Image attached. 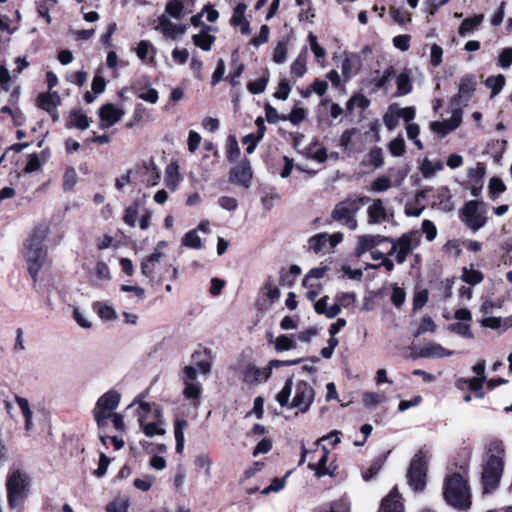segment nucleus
Segmentation results:
<instances>
[{
  "label": "nucleus",
  "mask_w": 512,
  "mask_h": 512,
  "mask_svg": "<svg viewBox=\"0 0 512 512\" xmlns=\"http://www.w3.org/2000/svg\"><path fill=\"white\" fill-rule=\"evenodd\" d=\"M307 50L303 49L297 58L291 64V74L297 78H301L305 75L307 68V58H306Z\"/></svg>",
  "instance_id": "nucleus-30"
},
{
  "label": "nucleus",
  "mask_w": 512,
  "mask_h": 512,
  "mask_svg": "<svg viewBox=\"0 0 512 512\" xmlns=\"http://www.w3.org/2000/svg\"><path fill=\"white\" fill-rule=\"evenodd\" d=\"M183 244L186 247L199 249L201 248V239L198 235V230L194 229L188 232L183 238Z\"/></svg>",
  "instance_id": "nucleus-52"
},
{
  "label": "nucleus",
  "mask_w": 512,
  "mask_h": 512,
  "mask_svg": "<svg viewBox=\"0 0 512 512\" xmlns=\"http://www.w3.org/2000/svg\"><path fill=\"white\" fill-rule=\"evenodd\" d=\"M70 125L80 130H85L90 125V120L86 114L82 112H74L70 116Z\"/></svg>",
  "instance_id": "nucleus-42"
},
{
  "label": "nucleus",
  "mask_w": 512,
  "mask_h": 512,
  "mask_svg": "<svg viewBox=\"0 0 512 512\" xmlns=\"http://www.w3.org/2000/svg\"><path fill=\"white\" fill-rule=\"evenodd\" d=\"M367 158H368V163L370 165H372L374 168H379L384 163L383 152H382V149L379 147H373L369 151Z\"/></svg>",
  "instance_id": "nucleus-48"
},
{
  "label": "nucleus",
  "mask_w": 512,
  "mask_h": 512,
  "mask_svg": "<svg viewBox=\"0 0 512 512\" xmlns=\"http://www.w3.org/2000/svg\"><path fill=\"white\" fill-rule=\"evenodd\" d=\"M361 207V198H348L335 206L331 213V218L336 222L355 223L356 214Z\"/></svg>",
  "instance_id": "nucleus-9"
},
{
  "label": "nucleus",
  "mask_w": 512,
  "mask_h": 512,
  "mask_svg": "<svg viewBox=\"0 0 512 512\" xmlns=\"http://www.w3.org/2000/svg\"><path fill=\"white\" fill-rule=\"evenodd\" d=\"M443 498L446 503L459 511H467L472 504L471 487L467 473L448 474L443 483Z\"/></svg>",
  "instance_id": "nucleus-4"
},
{
  "label": "nucleus",
  "mask_w": 512,
  "mask_h": 512,
  "mask_svg": "<svg viewBox=\"0 0 512 512\" xmlns=\"http://www.w3.org/2000/svg\"><path fill=\"white\" fill-rule=\"evenodd\" d=\"M240 156V148L234 136H229L227 140V158L230 162L235 161Z\"/></svg>",
  "instance_id": "nucleus-51"
},
{
  "label": "nucleus",
  "mask_w": 512,
  "mask_h": 512,
  "mask_svg": "<svg viewBox=\"0 0 512 512\" xmlns=\"http://www.w3.org/2000/svg\"><path fill=\"white\" fill-rule=\"evenodd\" d=\"M476 87V80L474 76H464L460 79L458 93L452 97L450 101V108H456L463 111L470 101Z\"/></svg>",
  "instance_id": "nucleus-11"
},
{
  "label": "nucleus",
  "mask_w": 512,
  "mask_h": 512,
  "mask_svg": "<svg viewBox=\"0 0 512 512\" xmlns=\"http://www.w3.org/2000/svg\"><path fill=\"white\" fill-rule=\"evenodd\" d=\"M167 246V242L160 241L157 243L154 251L143 259L141 263V271L148 278H154L156 267L165 257L163 249Z\"/></svg>",
  "instance_id": "nucleus-16"
},
{
  "label": "nucleus",
  "mask_w": 512,
  "mask_h": 512,
  "mask_svg": "<svg viewBox=\"0 0 512 512\" xmlns=\"http://www.w3.org/2000/svg\"><path fill=\"white\" fill-rule=\"evenodd\" d=\"M376 76L373 77L372 83L377 87L378 89H383L387 86V84L390 82L391 78L395 74V69L393 66H389L387 69L384 70L382 74L377 70Z\"/></svg>",
  "instance_id": "nucleus-34"
},
{
  "label": "nucleus",
  "mask_w": 512,
  "mask_h": 512,
  "mask_svg": "<svg viewBox=\"0 0 512 512\" xmlns=\"http://www.w3.org/2000/svg\"><path fill=\"white\" fill-rule=\"evenodd\" d=\"M448 330L464 338L472 339L474 337L473 333L471 332V327L469 323H452L448 326Z\"/></svg>",
  "instance_id": "nucleus-40"
},
{
  "label": "nucleus",
  "mask_w": 512,
  "mask_h": 512,
  "mask_svg": "<svg viewBox=\"0 0 512 512\" xmlns=\"http://www.w3.org/2000/svg\"><path fill=\"white\" fill-rule=\"evenodd\" d=\"M387 400L385 394L375 393V392H366L363 395L362 401L364 405L368 408H374Z\"/></svg>",
  "instance_id": "nucleus-38"
},
{
  "label": "nucleus",
  "mask_w": 512,
  "mask_h": 512,
  "mask_svg": "<svg viewBox=\"0 0 512 512\" xmlns=\"http://www.w3.org/2000/svg\"><path fill=\"white\" fill-rule=\"evenodd\" d=\"M391 187H392V182H391L390 178H388L386 176H381V177L376 178L372 182L371 191L380 193V192L387 191Z\"/></svg>",
  "instance_id": "nucleus-55"
},
{
  "label": "nucleus",
  "mask_w": 512,
  "mask_h": 512,
  "mask_svg": "<svg viewBox=\"0 0 512 512\" xmlns=\"http://www.w3.org/2000/svg\"><path fill=\"white\" fill-rule=\"evenodd\" d=\"M484 203L476 200L466 202L462 215L467 224H484Z\"/></svg>",
  "instance_id": "nucleus-19"
},
{
  "label": "nucleus",
  "mask_w": 512,
  "mask_h": 512,
  "mask_svg": "<svg viewBox=\"0 0 512 512\" xmlns=\"http://www.w3.org/2000/svg\"><path fill=\"white\" fill-rule=\"evenodd\" d=\"M443 57V49L438 44H433L430 50L431 65L437 67L441 64Z\"/></svg>",
  "instance_id": "nucleus-63"
},
{
  "label": "nucleus",
  "mask_w": 512,
  "mask_h": 512,
  "mask_svg": "<svg viewBox=\"0 0 512 512\" xmlns=\"http://www.w3.org/2000/svg\"><path fill=\"white\" fill-rule=\"evenodd\" d=\"M29 487L30 478L26 473L20 470L8 473L6 479L7 498L12 508L22 506L25 498L28 496Z\"/></svg>",
  "instance_id": "nucleus-5"
},
{
  "label": "nucleus",
  "mask_w": 512,
  "mask_h": 512,
  "mask_svg": "<svg viewBox=\"0 0 512 512\" xmlns=\"http://www.w3.org/2000/svg\"><path fill=\"white\" fill-rule=\"evenodd\" d=\"M462 280L470 285H476L482 282L483 280V274L478 271L474 270L473 268H462Z\"/></svg>",
  "instance_id": "nucleus-39"
},
{
  "label": "nucleus",
  "mask_w": 512,
  "mask_h": 512,
  "mask_svg": "<svg viewBox=\"0 0 512 512\" xmlns=\"http://www.w3.org/2000/svg\"><path fill=\"white\" fill-rule=\"evenodd\" d=\"M506 189V186L501 178L493 177L489 182V192L492 197H497L501 193H503Z\"/></svg>",
  "instance_id": "nucleus-59"
},
{
  "label": "nucleus",
  "mask_w": 512,
  "mask_h": 512,
  "mask_svg": "<svg viewBox=\"0 0 512 512\" xmlns=\"http://www.w3.org/2000/svg\"><path fill=\"white\" fill-rule=\"evenodd\" d=\"M368 215L370 224H378L390 221V216L380 199L375 200L373 204L369 206Z\"/></svg>",
  "instance_id": "nucleus-25"
},
{
  "label": "nucleus",
  "mask_w": 512,
  "mask_h": 512,
  "mask_svg": "<svg viewBox=\"0 0 512 512\" xmlns=\"http://www.w3.org/2000/svg\"><path fill=\"white\" fill-rule=\"evenodd\" d=\"M210 30V26L203 25V29L198 34L192 36V41L195 46L203 51H210L216 40L215 36L209 34Z\"/></svg>",
  "instance_id": "nucleus-26"
},
{
  "label": "nucleus",
  "mask_w": 512,
  "mask_h": 512,
  "mask_svg": "<svg viewBox=\"0 0 512 512\" xmlns=\"http://www.w3.org/2000/svg\"><path fill=\"white\" fill-rule=\"evenodd\" d=\"M267 83H268V77L262 76L259 79L249 82L247 85V89L252 94H260L265 91Z\"/></svg>",
  "instance_id": "nucleus-53"
},
{
  "label": "nucleus",
  "mask_w": 512,
  "mask_h": 512,
  "mask_svg": "<svg viewBox=\"0 0 512 512\" xmlns=\"http://www.w3.org/2000/svg\"><path fill=\"white\" fill-rule=\"evenodd\" d=\"M287 60V43L280 41L273 51V61L276 64H283Z\"/></svg>",
  "instance_id": "nucleus-50"
},
{
  "label": "nucleus",
  "mask_w": 512,
  "mask_h": 512,
  "mask_svg": "<svg viewBox=\"0 0 512 512\" xmlns=\"http://www.w3.org/2000/svg\"><path fill=\"white\" fill-rule=\"evenodd\" d=\"M166 184L172 190L175 189L178 181V167L176 165L170 164L166 168Z\"/></svg>",
  "instance_id": "nucleus-58"
},
{
  "label": "nucleus",
  "mask_w": 512,
  "mask_h": 512,
  "mask_svg": "<svg viewBox=\"0 0 512 512\" xmlns=\"http://www.w3.org/2000/svg\"><path fill=\"white\" fill-rule=\"evenodd\" d=\"M137 96L141 100L146 101L151 104L157 103L158 99H159L158 91L151 87L141 89L138 92Z\"/></svg>",
  "instance_id": "nucleus-54"
},
{
  "label": "nucleus",
  "mask_w": 512,
  "mask_h": 512,
  "mask_svg": "<svg viewBox=\"0 0 512 512\" xmlns=\"http://www.w3.org/2000/svg\"><path fill=\"white\" fill-rule=\"evenodd\" d=\"M306 117V111L303 108L296 107L292 109L290 114L282 115L283 121H290L294 125H298L301 123Z\"/></svg>",
  "instance_id": "nucleus-49"
},
{
  "label": "nucleus",
  "mask_w": 512,
  "mask_h": 512,
  "mask_svg": "<svg viewBox=\"0 0 512 512\" xmlns=\"http://www.w3.org/2000/svg\"><path fill=\"white\" fill-rule=\"evenodd\" d=\"M48 235V226H36L24 244V257L27 270L34 283L48 259L47 247L44 241Z\"/></svg>",
  "instance_id": "nucleus-1"
},
{
  "label": "nucleus",
  "mask_w": 512,
  "mask_h": 512,
  "mask_svg": "<svg viewBox=\"0 0 512 512\" xmlns=\"http://www.w3.org/2000/svg\"><path fill=\"white\" fill-rule=\"evenodd\" d=\"M95 274L99 281H109L112 278L108 265L103 261L97 262Z\"/></svg>",
  "instance_id": "nucleus-57"
},
{
  "label": "nucleus",
  "mask_w": 512,
  "mask_h": 512,
  "mask_svg": "<svg viewBox=\"0 0 512 512\" xmlns=\"http://www.w3.org/2000/svg\"><path fill=\"white\" fill-rule=\"evenodd\" d=\"M323 455L321 456V458L319 459L318 463L317 464H312L310 463L308 465V467L311 469V470H314L315 471V475L320 478L324 475L327 474V470H326V464H327V461H328V451L326 450L325 447H323Z\"/></svg>",
  "instance_id": "nucleus-44"
},
{
  "label": "nucleus",
  "mask_w": 512,
  "mask_h": 512,
  "mask_svg": "<svg viewBox=\"0 0 512 512\" xmlns=\"http://www.w3.org/2000/svg\"><path fill=\"white\" fill-rule=\"evenodd\" d=\"M189 0H170L165 6V11L162 15H167L168 18L181 19L187 13L185 11V3Z\"/></svg>",
  "instance_id": "nucleus-29"
},
{
  "label": "nucleus",
  "mask_w": 512,
  "mask_h": 512,
  "mask_svg": "<svg viewBox=\"0 0 512 512\" xmlns=\"http://www.w3.org/2000/svg\"><path fill=\"white\" fill-rule=\"evenodd\" d=\"M387 238L379 235H363L358 237L355 253L358 257L362 256L368 251H372L376 246L380 245Z\"/></svg>",
  "instance_id": "nucleus-24"
},
{
  "label": "nucleus",
  "mask_w": 512,
  "mask_h": 512,
  "mask_svg": "<svg viewBox=\"0 0 512 512\" xmlns=\"http://www.w3.org/2000/svg\"><path fill=\"white\" fill-rule=\"evenodd\" d=\"M485 166L478 162L475 167L467 171L468 180L463 184L464 188L470 190L471 194L478 197L483 189V179L485 176Z\"/></svg>",
  "instance_id": "nucleus-14"
},
{
  "label": "nucleus",
  "mask_w": 512,
  "mask_h": 512,
  "mask_svg": "<svg viewBox=\"0 0 512 512\" xmlns=\"http://www.w3.org/2000/svg\"><path fill=\"white\" fill-rule=\"evenodd\" d=\"M505 449L499 440L489 442L482 464L481 481L484 493L494 491L500 482L504 468Z\"/></svg>",
  "instance_id": "nucleus-2"
},
{
  "label": "nucleus",
  "mask_w": 512,
  "mask_h": 512,
  "mask_svg": "<svg viewBox=\"0 0 512 512\" xmlns=\"http://www.w3.org/2000/svg\"><path fill=\"white\" fill-rule=\"evenodd\" d=\"M246 9L247 5L244 3H239L236 5L230 20L231 25L240 26L241 23L247 21L245 17Z\"/></svg>",
  "instance_id": "nucleus-46"
},
{
  "label": "nucleus",
  "mask_w": 512,
  "mask_h": 512,
  "mask_svg": "<svg viewBox=\"0 0 512 512\" xmlns=\"http://www.w3.org/2000/svg\"><path fill=\"white\" fill-rule=\"evenodd\" d=\"M343 234L336 232L333 234L319 233L309 239V248L315 253H330L342 241Z\"/></svg>",
  "instance_id": "nucleus-12"
},
{
  "label": "nucleus",
  "mask_w": 512,
  "mask_h": 512,
  "mask_svg": "<svg viewBox=\"0 0 512 512\" xmlns=\"http://www.w3.org/2000/svg\"><path fill=\"white\" fill-rule=\"evenodd\" d=\"M383 122L388 130L392 131L399 122V113H397V105H390L383 116Z\"/></svg>",
  "instance_id": "nucleus-35"
},
{
  "label": "nucleus",
  "mask_w": 512,
  "mask_h": 512,
  "mask_svg": "<svg viewBox=\"0 0 512 512\" xmlns=\"http://www.w3.org/2000/svg\"><path fill=\"white\" fill-rule=\"evenodd\" d=\"M129 502L126 499H117L107 505V512H128Z\"/></svg>",
  "instance_id": "nucleus-62"
},
{
  "label": "nucleus",
  "mask_w": 512,
  "mask_h": 512,
  "mask_svg": "<svg viewBox=\"0 0 512 512\" xmlns=\"http://www.w3.org/2000/svg\"><path fill=\"white\" fill-rule=\"evenodd\" d=\"M296 347V342L287 335H280L274 340V348L278 352L292 350Z\"/></svg>",
  "instance_id": "nucleus-37"
},
{
  "label": "nucleus",
  "mask_w": 512,
  "mask_h": 512,
  "mask_svg": "<svg viewBox=\"0 0 512 512\" xmlns=\"http://www.w3.org/2000/svg\"><path fill=\"white\" fill-rule=\"evenodd\" d=\"M315 398L314 388L305 381H297L295 384L292 379H288L281 391L277 394L276 400L281 407L289 406L295 409L297 413H306Z\"/></svg>",
  "instance_id": "nucleus-3"
},
{
  "label": "nucleus",
  "mask_w": 512,
  "mask_h": 512,
  "mask_svg": "<svg viewBox=\"0 0 512 512\" xmlns=\"http://www.w3.org/2000/svg\"><path fill=\"white\" fill-rule=\"evenodd\" d=\"M498 65L503 68L507 69L512 65V48L508 47L501 51L498 57Z\"/></svg>",
  "instance_id": "nucleus-61"
},
{
  "label": "nucleus",
  "mask_w": 512,
  "mask_h": 512,
  "mask_svg": "<svg viewBox=\"0 0 512 512\" xmlns=\"http://www.w3.org/2000/svg\"><path fill=\"white\" fill-rule=\"evenodd\" d=\"M462 115L463 111L460 109L451 108V117L449 119L434 121L430 124V128L433 132L443 137L460 126Z\"/></svg>",
  "instance_id": "nucleus-15"
},
{
  "label": "nucleus",
  "mask_w": 512,
  "mask_h": 512,
  "mask_svg": "<svg viewBox=\"0 0 512 512\" xmlns=\"http://www.w3.org/2000/svg\"><path fill=\"white\" fill-rule=\"evenodd\" d=\"M504 84L505 77L503 75L490 76L485 81V85L492 90V97L500 93Z\"/></svg>",
  "instance_id": "nucleus-43"
},
{
  "label": "nucleus",
  "mask_w": 512,
  "mask_h": 512,
  "mask_svg": "<svg viewBox=\"0 0 512 512\" xmlns=\"http://www.w3.org/2000/svg\"><path fill=\"white\" fill-rule=\"evenodd\" d=\"M183 384H197V371L193 366L183 368Z\"/></svg>",
  "instance_id": "nucleus-64"
},
{
  "label": "nucleus",
  "mask_w": 512,
  "mask_h": 512,
  "mask_svg": "<svg viewBox=\"0 0 512 512\" xmlns=\"http://www.w3.org/2000/svg\"><path fill=\"white\" fill-rule=\"evenodd\" d=\"M202 387L200 383L197 384H184L183 396L194 402V405L197 404L198 399L201 395Z\"/></svg>",
  "instance_id": "nucleus-41"
},
{
  "label": "nucleus",
  "mask_w": 512,
  "mask_h": 512,
  "mask_svg": "<svg viewBox=\"0 0 512 512\" xmlns=\"http://www.w3.org/2000/svg\"><path fill=\"white\" fill-rule=\"evenodd\" d=\"M136 54L141 61H146L150 64H155V56L157 54V49L150 41L141 40L137 45Z\"/></svg>",
  "instance_id": "nucleus-27"
},
{
  "label": "nucleus",
  "mask_w": 512,
  "mask_h": 512,
  "mask_svg": "<svg viewBox=\"0 0 512 512\" xmlns=\"http://www.w3.org/2000/svg\"><path fill=\"white\" fill-rule=\"evenodd\" d=\"M370 104V101L369 99L362 95V94H357V95H354L352 96L348 102H347V109L348 110H353L354 108H360L361 110H364L366 109Z\"/></svg>",
  "instance_id": "nucleus-45"
},
{
  "label": "nucleus",
  "mask_w": 512,
  "mask_h": 512,
  "mask_svg": "<svg viewBox=\"0 0 512 512\" xmlns=\"http://www.w3.org/2000/svg\"><path fill=\"white\" fill-rule=\"evenodd\" d=\"M455 354V351L444 348L436 342L426 343L419 351V356L423 358H444Z\"/></svg>",
  "instance_id": "nucleus-23"
},
{
  "label": "nucleus",
  "mask_w": 512,
  "mask_h": 512,
  "mask_svg": "<svg viewBox=\"0 0 512 512\" xmlns=\"http://www.w3.org/2000/svg\"><path fill=\"white\" fill-rule=\"evenodd\" d=\"M59 104L60 97L57 92L42 93L37 98L38 107L51 114L54 121L58 119L55 111Z\"/></svg>",
  "instance_id": "nucleus-22"
},
{
  "label": "nucleus",
  "mask_w": 512,
  "mask_h": 512,
  "mask_svg": "<svg viewBox=\"0 0 512 512\" xmlns=\"http://www.w3.org/2000/svg\"><path fill=\"white\" fill-rule=\"evenodd\" d=\"M134 176L140 178V181L147 186H155L160 179V172L153 161L143 162L134 169Z\"/></svg>",
  "instance_id": "nucleus-17"
},
{
  "label": "nucleus",
  "mask_w": 512,
  "mask_h": 512,
  "mask_svg": "<svg viewBox=\"0 0 512 512\" xmlns=\"http://www.w3.org/2000/svg\"><path fill=\"white\" fill-rule=\"evenodd\" d=\"M187 426L185 420H177L174 427V435L176 440V451L182 453L184 449V428Z\"/></svg>",
  "instance_id": "nucleus-36"
},
{
  "label": "nucleus",
  "mask_w": 512,
  "mask_h": 512,
  "mask_svg": "<svg viewBox=\"0 0 512 512\" xmlns=\"http://www.w3.org/2000/svg\"><path fill=\"white\" fill-rule=\"evenodd\" d=\"M421 235L419 232H411L404 234L396 241L390 240L392 243L389 254H395V260L398 264L405 262L407 256L420 244Z\"/></svg>",
  "instance_id": "nucleus-8"
},
{
  "label": "nucleus",
  "mask_w": 512,
  "mask_h": 512,
  "mask_svg": "<svg viewBox=\"0 0 512 512\" xmlns=\"http://www.w3.org/2000/svg\"><path fill=\"white\" fill-rule=\"evenodd\" d=\"M388 150L395 157L402 156L405 153L404 139L401 136H398L397 138L390 141L388 144Z\"/></svg>",
  "instance_id": "nucleus-47"
},
{
  "label": "nucleus",
  "mask_w": 512,
  "mask_h": 512,
  "mask_svg": "<svg viewBox=\"0 0 512 512\" xmlns=\"http://www.w3.org/2000/svg\"><path fill=\"white\" fill-rule=\"evenodd\" d=\"M252 179L251 165L248 160H242L230 170V181L244 188H249Z\"/></svg>",
  "instance_id": "nucleus-18"
},
{
  "label": "nucleus",
  "mask_w": 512,
  "mask_h": 512,
  "mask_svg": "<svg viewBox=\"0 0 512 512\" xmlns=\"http://www.w3.org/2000/svg\"><path fill=\"white\" fill-rule=\"evenodd\" d=\"M154 29L160 32L165 39H178L187 31L185 24L174 23L167 15H160L156 20Z\"/></svg>",
  "instance_id": "nucleus-13"
},
{
  "label": "nucleus",
  "mask_w": 512,
  "mask_h": 512,
  "mask_svg": "<svg viewBox=\"0 0 512 512\" xmlns=\"http://www.w3.org/2000/svg\"><path fill=\"white\" fill-rule=\"evenodd\" d=\"M336 302L341 307H349L356 302V294L354 292H341L336 295Z\"/></svg>",
  "instance_id": "nucleus-56"
},
{
  "label": "nucleus",
  "mask_w": 512,
  "mask_h": 512,
  "mask_svg": "<svg viewBox=\"0 0 512 512\" xmlns=\"http://www.w3.org/2000/svg\"><path fill=\"white\" fill-rule=\"evenodd\" d=\"M271 375V367L259 368L253 364H247L243 370V381L247 384H258L266 381Z\"/></svg>",
  "instance_id": "nucleus-21"
},
{
  "label": "nucleus",
  "mask_w": 512,
  "mask_h": 512,
  "mask_svg": "<svg viewBox=\"0 0 512 512\" xmlns=\"http://www.w3.org/2000/svg\"><path fill=\"white\" fill-rule=\"evenodd\" d=\"M77 173L72 167L67 168L63 178V187L65 190L72 189L77 183Z\"/></svg>",
  "instance_id": "nucleus-60"
},
{
  "label": "nucleus",
  "mask_w": 512,
  "mask_h": 512,
  "mask_svg": "<svg viewBox=\"0 0 512 512\" xmlns=\"http://www.w3.org/2000/svg\"><path fill=\"white\" fill-rule=\"evenodd\" d=\"M426 470V460L422 455L416 454L411 461L407 474L409 485L415 491H421L424 489L426 485Z\"/></svg>",
  "instance_id": "nucleus-10"
},
{
  "label": "nucleus",
  "mask_w": 512,
  "mask_h": 512,
  "mask_svg": "<svg viewBox=\"0 0 512 512\" xmlns=\"http://www.w3.org/2000/svg\"><path fill=\"white\" fill-rule=\"evenodd\" d=\"M93 309L103 320H115L117 317L115 309L104 302H95Z\"/></svg>",
  "instance_id": "nucleus-33"
},
{
  "label": "nucleus",
  "mask_w": 512,
  "mask_h": 512,
  "mask_svg": "<svg viewBox=\"0 0 512 512\" xmlns=\"http://www.w3.org/2000/svg\"><path fill=\"white\" fill-rule=\"evenodd\" d=\"M139 422L143 432L147 437H154L156 435H164L165 429L163 422L160 418V411L155 405L143 402L140 404Z\"/></svg>",
  "instance_id": "nucleus-7"
},
{
  "label": "nucleus",
  "mask_w": 512,
  "mask_h": 512,
  "mask_svg": "<svg viewBox=\"0 0 512 512\" xmlns=\"http://www.w3.org/2000/svg\"><path fill=\"white\" fill-rule=\"evenodd\" d=\"M484 20L483 14H477L473 17H469L463 20L461 23L458 33L461 37H467L478 30Z\"/></svg>",
  "instance_id": "nucleus-28"
},
{
  "label": "nucleus",
  "mask_w": 512,
  "mask_h": 512,
  "mask_svg": "<svg viewBox=\"0 0 512 512\" xmlns=\"http://www.w3.org/2000/svg\"><path fill=\"white\" fill-rule=\"evenodd\" d=\"M396 96H405L412 91V82L407 72H402L396 77Z\"/></svg>",
  "instance_id": "nucleus-31"
},
{
  "label": "nucleus",
  "mask_w": 512,
  "mask_h": 512,
  "mask_svg": "<svg viewBox=\"0 0 512 512\" xmlns=\"http://www.w3.org/2000/svg\"><path fill=\"white\" fill-rule=\"evenodd\" d=\"M327 270L328 267L326 266L312 268L303 279V286L305 288H314L315 281L323 278Z\"/></svg>",
  "instance_id": "nucleus-32"
},
{
  "label": "nucleus",
  "mask_w": 512,
  "mask_h": 512,
  "mask_svg": "<svg viewBox=\"0 0 512 512\" xmlns=\"http://www.w3.org/2000/svg\"><path fill=\"white\" fill-rule=\"evenodd\" d=\"M124 112L112 103L103 105L99 110L101 129H107L119 122Z\"/></svg>",
  "instance_id": "nucleus-20"
},
{
  "label": "nucleus",
  "mask_w": 512,
  "mask_h": 512,
  "mask_svg": "<svg viewBox=\"0 0 512 512\" xmlns=\"http://www.w3.org/2000/svg\"><path fill=\"white\" fill-rule=\"evenodd\" d=\"M121 399V394L116 390H109L101 395L93 409V417L99 428L104 427L109 420V416L114 414Z\"/></svg>",
  "instance_id": "nucleus-6"
}]
</instances>
